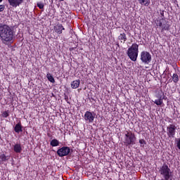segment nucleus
<instances>
[{
  "label": "nucleus",
  "mask_w": 180,
  "mask_h": 180,
  "mask_svg": "<svg viewBox=\"0 0 180 180\" xmlns=\"http://www.w3.org/2000/svg\"><path fill=\"white\" fill-rule=\"evenodd\" d=\"M16 32L13 26L0 23V40L3 44H9L15 40Z\"/></svg>",
  "instance_id": "1"
},
{
  "label": "nucleus",
  "mask_w": 180,
  "mask_h": 180,
  "mask_svg": "<svg viewBox=\"0 0 180 180\" xmlns=\"http://www.w3.org/2000/svg\"><path fill=\"white\" fill-rule=\"evenodd\" d=\"M127 54L131 61H137L139 57V44L134 43L128 48Z\"/></svg>",
  "instance_id": "2"
},
{
  "label": "nucleus",
  "mask_w": 180,
  "mask_h": 180,
  "mask_svg": "<svg viewBox=\"0 0 180 180\" xmlns=\"http://www.w3.org/2000/svg\"><path fill=\"white\" fill-rule=\"evenodd\" d=\"M153 22L156 27H160L161 32H165V30H169V22L165 18H156L153 19Z\"/></svg>",
  "instance_id": "3"
},
{
  "label": "nucleus",
  "mask_w": 180,
  "mask_h": 180,
  "mask_svg": "<svg viewBox=\"0 0 180 180\" xmlns=\"http://www.w3.org/2000/svg\"><path fill=\"white\" fill-rule=\"evenodd\" d=\"M159 172L160 175L163 176L165 180H172V172L167 164L164 163L162 167H160Z\"/></svg>",
  "instance_id": "4"
},
{
  "label": "nucleus",
  "mask_w": 180,
  "mask_h": 180,
  "mask_svg": "<svg viewBox=\"0 0 180 180\" xmlns=\"http://www.w3.org/2000/svg\"><path fill=\"white\" fill-rule=\"evenodd\" d=\"M136 135L133 132L129 131H125L124 137V144L125 146H134L136 144Z\"/></svg>",
  "instance_id": "5"
},
{
  "label": "nucleus",
  "mask_w": 180,
  "mask_h": 180,
  "mask_svg": "<svg viewBox=\"0 0 180 180\" xmlns=\"http://www.w3.org/2000/svg\"><path fill=\"white\" fill-rule=\"evenodd\" d=\"M151 53L147 51H143L141 53V61L143 63V64H149L151 63Z\"/></svg>",
  "instance_id": "6"
},
{
  "label": "nucleus",
  "mask_w": 180,
  "mask_h": 180,
  "mask_svg": "<svg viewBox=\"0 0 180 180\" xmlns=\"http://www.w3.org/2000/svg\"><path fill=\"white\" fill-rule=\"evenodd\" d=\"M56 153L58 157H67V155H70L71 148H70L68 146H63L62 148L58 149Z\"/></svg>",
  "instance_id": "7"
},
{
  "label": "nucleus",
  "mask_w": 180,
  "mask_h": 180,
  "mask_svg": "<svg viewBox=\"0 0 180 180\" xmlns=\"http://www.w3.org/2000/svg\"><path fill=\"white\" fill-rule=\"evenodd\" d=\"M176 134V127L174 124H169L167 127V135L169 139H174Z\"/></svg>",
  "instance_id": "8"
},
{
  "label": "nucleus",
  "mask_w": 180,
  "mask_h": 180,
  "mask_svg": "<svg viewBox=\"0 0 180 180\" xmlns=\"http://www.w3.org/2000/svg\"><path fill=\"white\" fill-rule=\"evenodd\" d=\"M84 119L85 122L88 123H94V120H95V112L91 111H86Z\"/></svg>",
  "instance_id": "9"
},
{
  "label": "nucleus",
  "mask_w": 180,
  "mask_h": 180,
  "mask_svg": "<svg viewBox=\"0 0 180 180\" xmlns=\"http://www.w3.org/2000/svg\"><path fill=\"white\" fill-rule=\"evenodd\" d=\"M10 6H13V8H18L23 4L24 0H7Z\"/></svg>",
  "instance_id": "10"
},
{
  "label": "nucleus",
  "mask_w": 180,
  "mask_h": 180,
  "mask_svg": "<svg viewBox=\"0 0 180 180\" xmlns=\"http://www.w3.org/2000/svg\"><path fill=\"white\" fill-rule=\"evenodd\" d=\"M53 30L55 33L57 34H61L63 33V30H65V28L61 24H57L53 27Z\"/></svg>",
  "instance_id": "11"
},
{
  "label": "nucleus",
  "mask_w": 180,
  "mask_h": 180,
  "mask_svg": "<svg viewBox=\"0 0 180 180\" xmlns=\"http://www.w3.org/2000/svg\"><path fill=\"white\" fill-rule=\"evenodd\" d=\"M23 148H22V144L20 143H15L13 146V151L16 153V154H20L22 153Z\"/></svg>",
  "instance_id": "12"
},
{
  "label": "nucleus",
  "mask_w": 180,
  "mask_h": 180,
  "mask_svg": "<svg viewBox=\"0 0 180 180\" xmlns=\"http://www.w3.org/2000/svg\"><path fill=\"white\" fill-rule=\"evenodd\" d=\"M23 127L22 126V122H19L18 124H15L14 127V131L19 134V133L22 131Z\"/></svg>",
  "instance_id": "13"
},
{
  "label": "nucleus",
  "mask_w": 180,
  "mask_h": 180,
  "mask_svg": "<svg viewBox=\"0 0 180 180\" xmlns=\"http://www.w3.org/2000/svg\"><path fill=\"white\" fill-rule=\"evenodd\" d=\"M81 84V80L77 79L71 82V87L72 89H77L79 86V84Z\"/></svg>",
  "instance_id": "14"
},
{
  "label": "nucleus",
  "mask_w": 180,
  "mask_h": 180,
  "mask_svg": "<svg viewBox=\"0 0 180 180\" xmlns=\"http://www.w3.org/2000/svg\"><path fill=\"white\" fill-rule=\"evenodd\" d=\"M172 79H169V81L170 82H174V84H178V82H179V76L178 75V74L176 73H174L173 75L172 76Z\"/></svg>",
  "instance_id": "15"
},
{
  "label": "nucleus",
  "mask_w": 180,
  "mask_h": 180,
  "mask_svg": "<svg viewBox=\"0 0 180 180\" xmlns=\"http://www.w3.org/2000/svg\"><path fill=\"white\" fill-rule=\"evenodd\" d=\"M9 158H11V156H6L4 153H2L0 155V164H3V162L8 161Z\"/></svg>",
  "instance_id": "16"
},
{
  "label": "nucleus",
  "mask_w": 180,
  "mask_h": 180,
  "mask_svg": "<svg viewBox=\"0 0 180 180\" xmlns=\"http://www.w3.org/2000/svg\"><path fill=\"white\" fill-rule=\"evenodd\" d=\"M50 146H51V147H58V146H60V141H58V140L54 139L51 141Z\"/></svg>",
  "instance_id": "17"
},
{
  "label": "nucleus",
  "mask_w": 180,
  "mask_h": 180,
  "mask_svg": "<svg viewBox=\"0 0 180 180\" xmlns=\"http://www.w3.org/2000/svg\"><path fill=\"white\" fill-rule=\"evenodd\" d=\"M140 5H143L144 6H148L150 5V0H138Z\"/></svg>",
  "instance_id": "18"
},
{
  "label": "nucleus",
  "mask_w": 180,
  "mask_h": 180,
  "mask_svg": "<svg viewBox=\"0 0 180 180\" xmlns=\"http://www.w3.org/2000/svg\"><path fill=\"white\" fill-rule=\"evenodd\" d=\"M119 40H123L124 43H126L127 41V37L126 36V34L124 32L122 34H120V35L118 37Z\"/></svg>",
  "instance_id": "19"
},
{
  "label": "nucleus",
  "mask_w": 180,
  "mask_h": 180,
  "mask_svg": "<svg viewBox=\"0 0 180 180\" xmlns=\"http://www.w3.org/2000/svg\"><path fill=\"white\" fill-rule=\"evenodd\" d=\"M46 78H47L48 81H49V82H51L52 84H54V82H56L54 77L50 73H48L46 75Z\"/></svg>",
  "instance_id": "20"
},
{
  "label": "nucleus",
  "mask_w": 180,
  "mask_h": 180,
  "mask_svg": "<svg viewBox=\"0 0 180 180\" xmlns=\"http://www.w3.org/2000/svg\"><path fill=\"white\" fill-rule=\"evenodd\" d=\"M154 103L158 106H161L162 105V98L160 97L158 100H155Z\"/></svg>",
  "instance_id": "21"
},
{
  "label": "nucleus",
  "mask_w": 180,
  "mask_h": 180,
  "mask_svg": "<svg viewBox=\"0 0 180 180\" xmlns=\"http://www.w3.org/2000/svg\"><path fill=\"white\" fill-rule=\"evenodd\" d=\"M37 6L39 8V9H44V4L41 3V2H38L37 4Z\"/></svg>",
  "instance_id": "22"
},
{
  "label": "nucleus",
  "mask_w": 180,
  "mask_h": 180,
  "mask_svg": "<svg viewBox=\"0 0 180 180\" xmlns=\"http://www.w3.org/2000/svg\"><path fill=\"white\" fill-rule=\"evenodd\" d=\"M1 116L3 117H8V116H9V111H4V112H3V113L1 114Z\"/></svg>",
  "instance_id": "23"
},
{
  "label": "nucleus",
  "mask_w": 180,
  "mask_h": 180,
  "mask_svg": "<svg viewBox=\"0 0 180 180\" xmlns=\"http://www.w3.org/2000/svg\"><path fill=\"white\" fill-rule=\"evenodd\" d=\"M164 11H161L160 10V16H161V19H165V15H164Z\"/></svg>",
  "instance_id": "24"
},
{
  "label": "nucleus",
  "mask_w": 180,
  "mask_h": 180,
  "mask_svg": "<svg viewBox=\"0 0 180 180\" xmlns=\"http://www.w3.org/2000/svg\"><path fill=\"white\" fill-rule=\"evenodd\" d=\"M5 11V5H0V12H4Z\"/></svg>",
  "instance_id": "25"
},
{
  "label": "nucleus",
  "mask_w": 180,
  "mask_h": 180,
  "mask_svg": "<svg viewBox=\"0 0 180 180\" xmlns=\"http://www.w3.org/2000/svg\"><path fill=\"white\" fill-rule=\"evenodd\" d=\"M139 143L141 144H147V142H146V140H144V139H140Z\"/></svg>",
  "instance_id": "26"
},
{
  "label": "nucleus",
  "mask_w": 180,
  "mask_h": 180,
  "mask_svg": "<svg viewBox=\"0 0 180 180\" xmlns=\"http://www.w3.org/2000/svg\"><path fill=\"white\" fill-rule=\"evenodd\" d=\"M65 101H66L68 103H70V102L68 101V96L65 94Z\"/></svg>",
  "instance_id": "27"
},
{
  "label": "nucleus",
  "mask_w": 180,
  "mask_h": 180,
  "mask_svg": "<svg viewBox=\"0 0 180 180\" xmlns=\"http://www.w3.org/2000/svg\"><path fill=\"white\" fill-rule=\"evenodd\" d=\"M75 49H77V47H72L70 49V51H72V50H75Z\"/></svg>",
  "instance_id": "28"
},
{
  "label": "nucleus",
  "mask_w": 180,
  "mask_h": 180,
  "mask_svg": "<svg viewBox=\"0 0 180 180\" xmlns=\"http://www.w3.org/2000/svg\"><path fill=\"white\" fill-rule=\"evenodd\" d=\"M52 39H58V37L54 36L53 37H52Z\"/></svg>",
  "instance_id": "29"
},
{
  "label": "nucleus",
  "mask_w": 180,
  "mask_h": 180,
  "mask_svg": "<svg viewBox=\"0 0 180 180\" xmlns=\"http://www.w3.org/2000/svg\"><path fill=\"white\" fill-rule=\"evenodd\" d=\"M47 136H48V137H51V134H47Z\"/></svg>",
  "instance_id": "30"
},
{
  "label": "nucleus",
  "mask_w": 180,
  "mask_h": 180,
  "mask_svg": "<svg viewBox=\"0 0 180 180\" xmlns=\"http://www.w3.org/2000/svg\"><path fill=\"white\" fill-rule=\"evenodd\" d=\"M60 2H63V1H64V0H59Z\"/></svg>",
  "instance_id": "31"
},
{
  "label": "nucleus",
  "mask_w": 180,
  "mask_h": 180,
  "mask_svg": "<svg viewBox=\"0 0 180 180\" xmlns=\"http://www.w3.org/2000/svg\"><path fill=\"white\" fill-rule=\"evenodd\" d=\"M2 1H4V0H0V4H1V2H2Z\"/></svg>",
  "instance_id": "32"
},
{
  "label": "nucleus",
  "mask_w": 180,
  "mask_h": 180,
  "mask_svg": "<svg viewBox=\"0 0 180 180\" xmlns=\"http://www.w3.org/2000/svg\"><path fill=\"white\" fill-rule=\"evenodd\" d=\"M51 15V13H49V15Z\"/></svg>",
  "instance_id": "33"
}]
</instances>
